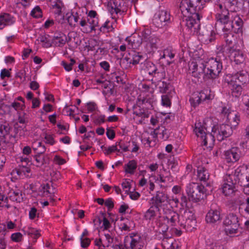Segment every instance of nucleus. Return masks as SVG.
Returning a JSON list of instances; mask_svg holds the SVG:
<instances>
[{"mask_svg":"<svg viewBox=\"0 0 249 249\" xmlns=\"http://www.w3.org/2000/svg\"><path fill=\"white\" fill-rule=\"evenodd\" d=\"M200 0H181L179 8L183 15L181 25H184L194 35H200V18L202 17L196 12L195 3L199 2Z\"/></svg>","mask_w":249,"mask_h":249,"instance_id":"obj_1","label":"nucleus"},{"mask_svg":"<svg viewBox=\"0 0 249 249\" xmlns=\"http://www.w3.org/2000/svg\"><path fill=\"white\" fill-rule=\"evenodd\" d=\"M217 21L223 25V35L227 44L230 45L232 43L229 37H233V33H242L243 32V21L239 16L235 13H230L228 10L223 11L221 14L216 15Z\"/></svg>","mask_w":249,"mask_h":249,"instance_id":"obj_2","label":"nucleus"},{"mask_svg":"<svg viewBox=\"0 0 249 249\" xmlns=\"http://www.w3.org/2000/svg\"><path fill=\"white\" fill-rule=\"evenodd\" d=\"M22 129V126H19L18 124L14 125L13 129L9 123L3 121H0V137H2L3 142L6 143H15L17 141L16 138L19 132V135H20Z\"/></svg>","mask_w":249,"mask_h":249,"instance_id":"obj_3","label":"nucleus"},{"mask_svg":"<svg viewBox=\"0 0 249 249\" xmlns=\"http://www.w3.org/2000/svg\"><path fill=\"white\" fill-rule=\"evenodd\" d=\"M234 128L228 124L214 125L212 128V134L206 136L204 138V144L207 143V139L209 137L212 141L216 138L218 141H222L225 138L230 137L233 133Z\"/></svg>","mask_w":249,"mask_h":249,"instance_id":"obj_4","label":"nucleus"},{"mask_svg":"<svg viewBox=\"0 0 249 249\" xmlns=\"http://www.w3.org/2000/svg\"><path fill=\"white\" fill-rule=\"evenodd\" d=\"M232 179L240 186H247L249 184V167L244 165L238 167L233 175L228 176L227 180L231 182Z\"/></svg>","mask_w":249,"mask_h":249,"instance_id":"obj_5","label":"nucleus"},{"mask_svg":"<svg viewBox=\"0 0 249 249\" xmlns=\"http://www.w3.org/2000/svg\"><path fill=\"white\" fill-rule=\"evenodd\" d=\"M206 189L204 185L197 183H190L186 188V192L190 201L197 202L206 196Z\"/></svg>","mask_w":249,"mask_h":249,"instance_id":"obj_6","label":"nucleus"},{"mask_svg":"<svg viewBox=\"0 0 249 249\" xmlns=\"http://www.w3.org/2000/svg\"><path fill=\"white\" fill-rule=\"evenodd\" d=\"M222 69V65L213 58H211L206 62L205 77L206 79L217 78Z\"/></svg>","mask_w":249,"mask_h":249,"instance_id":"obj_7","label":"nucleus"},{"mask_svg":"<svg viewBox=\"0 0 249 249\" xmlns=\"http://www.w3.org/2000/svg\"><path fill=\"white\" fill-rule=\"evenodd\" d=\"M153 24L158 28H161L170 22V14L165 10H159L154 15Z\"/></svg>","mask_w":249,"mask_h":249,"instance_id":"obj_8","label":"nucleus"},{"mask_svg":"<svg viewBox=\"0 0 249 249\" xmlns=\"http://www.w3.org/2000/svg\"><path fill=\"white\" fill-rule=\"evenodd\" d=\"M206 68V62L202 60L193 61L189 65V69L193 71L192 73L195 77L200 78L202 76L205 79H206V77H205Z\"/></svg>","mask_w":249,"mask_h":249,"instance_id":"obj_9","label":"nucleus"},{"mask_svg":"<svg viewBox=\"0 0 249 249\" xmlns=\"http://www.w3.org/2000/svg\"><path fill=\"white\" fill-rule=\"evenodd\" d=\"M21 164L19 169H15L13 171L14 173L16 172L18 176H24L25 177H30L29 174L31 171V160L27 157L24 156L20 158Z\"/></svg>","mask_w":249,"mask_h":249,"instance_id":"obj_10","label":"nucleus"},{"mask_svg":"<svg viewBox=\"0 0 249 249\" xmlns=\"http://www.w3.org/2000/svg\"><path fill=\"white\" fill-rule=\"evenodd\" d=\"M223 224L226 226L230 227L228 229L230 233H237L239 224H238V217L236 214L233 213H229L224 219Z\"/></svg>","mask_w":249,"mask_h":249,"instance_id":"obj_11","label":"nucleus"},{"mask_svg":"<svg viewBox=\"0 0 249 249\" xmlns=\"http://www.w3.org/2000/svg\"><path fill=\"white\" fill-rule=\"evenodd\" d=\"M222 114L226 115L227 120L231 126L234 129L238 125L240 120L239 114L234 111H229L226 107H223L221 111Z\"/></svg>","mask_w":249,"mask_h":249,"instance_id":"obj_12","label":"nucleus"},{"mask_svg":"<svg viewBox=\"0 0 249 249\" xmlns=\"http://www.w3.org/2000/svg\"><path fill=\"white\" fill-rule=\"evenodd\" d=\"M225 158L228 162H234L238 161L241 157L240 149L237 147H232L225 152Z\"/></svg>","mask_w":249,"mask_h":249,"instance_id":"obj_13","label":"nucleus"},{"mask_svg":"<svg viewBox=\"0 0 249 249\" xmlns=\"http://www.w3.org/2000/svg\"><path fill=\"white\" fill-rule=\"evenodd\" d=\"M164 220L167 221V224L171 226H176L177 224L180 225V216L176 212L170 210L168 212L165 213V215L163 216Z\"/></svg>","mask_w":249,"mask_h":249,"instance_id":"obj_14","label":"nucleus"},{"mask_svg":"<svg viewBox=\"0 0 249 249\" xmlns=\"http://www.w3.org/2000/svg\"><path fill=\"white\" fill-rule=\"evenodd\" d=\"M142 37L141 40H136L134 38H131L128 40L129 43H132L131 47L133 49H136L139 47L142 44V42H147V41L150 39L152 35H151V32L148 29H144L142 32Z\"/></svg>","mask_w":249,"mask_h":249,"instance_id":"obj_15","label":"nucleus"},{"mask_svg":"<svg viewBox=\"0 0 249 249\" xmlns=\"http://www.w3.org/2000/svg\"><path fill=\"white\" fill-rule=\"evenodd\" d=\"M249 76L248 72L244 71L237 72L231 77L230 82H233L237 84L243 85L249 81Z\"/></svg>","mask_w":249,"mask_h":249,"instance_id":"obj_16","label":"nucleus"},{"mask_svg":"<svg viewBox=\"0 0 249 249\" xmlns=\"http://www.w3.org/2000/svg\"><path fill=\"white\" fill-rule=\"evenodd\" d=\"M221 218L220 212L218 209H211L206 216V221L209 223H216L220 222Z\"/></svg>","mask_w":249,"mask_h":249,"instance_id":"obj_17","label":"nucleus"},{"mask_svg":"<svg viewBox=\"0 0 249 249\" xmlns=\"http://www.w3.org/2000/svg\"><path fill=\"white\" fill-rule=\"evenodd\" d=\"M226 7L230 13H235L240 11L244 4V0H227Z\"/></svg>","mask_w":249,"mask_h":249,"instance_id":"obj_18","label":"nucleus"},{"mask_svg":"<svg viewBox=\"0 0 249 249\" xmlns=\"http://www.w3.org/2000/svg\"><path fill=\"white\" fill-rule=\"evenodd\" d=\"M38 144H39V149L32 147L35 153L36 154L34 156L36 162L33 163V164L36 165V167H39L43 164L44 159L42 154L45 151V147L41 145V142H38Z\"/></svg>","mask_w":249,"mask_h":249,"instance_id":"obj_19","label":"nucleus"},{"mask_svg":"<svg viewBox=\"0 0 249 249\" xmlns=\"http://www.w3.org/2000/svg\"><path fill=\"white\" fill-rule=\"evenodd\" d=\"M167 199L168 197L166 194L162 192L158 191L155 197H153L151 199V201L156 209L159 211V208L161 207V204L167 201Z\"/></svg>","mask_w":249,"mask_h":249,"instance_id":"obj_20","label":"nucleus"},{"mask_svg":"<svg viewBox=\"0 0 249 249\" xmlns=\"http://www.w3.org/2000/svg\"><path fill=\"white\" fill-rule=\"evenodd\" d=\"M194 131L197 137H200L201 138V139L202 140L203 144L205 146L208 145V142H209L210 143L211 142L212 143H213L214 141V139L213 140V141H212L211 139L209 137H208L207 139V143L206 144H204V140L205 137L206 136L209 135V134H211L212 133L209 134H206L205 132L204 131L203 127L202 126L201 123L200 122L196 123L195 127L194 129Z\"/></svg>","mask_w":249,"mask_h":249,"instance_id":"obj_21","label":"nucleus"},{"mask_svg":"<svg viewBox=\"0 0 249 249\" xmlns=\"http://www.w3.org/2000/svg\"><path fill=\"white\" fill-rule=\"evenodd\" d=\"M144 70L148 72V73L153 76L158 80L160 78V72L157 69V66L150 61H146L144 64Z\"/></svg>","mask_w":249,"mask_h":249,"instance_id":"obj_22","label":"nucleus"},{"mask_svg":"<svg viewBox=\"0 0 249 249\" xmlns=\"http://www.w3.org/2000/svg\"><path fill=\"white\" fill-rule=\"evenodd\" d=\"M227 178H228V176L226 177L227 182L225 183L223 185L222 188V192L226 196H232L235 192L234 185L236 183H235L233 179L231 182H229L227 180Z\"/></svg>","mask_w":249,"mask_h":249,"instance_id":"obj_23","label":"nucleus"},{"mask_svg":"<svg viewBox=\"0 0 249 249\" xmlns=\"http://www.w3.org/2000/svg\"><path fill=\"white\" fill-rule=\"evenodd\" d=\"M66 41V35L61 32L55 33L52 39V43L58 47H62L65 44Z\"/></svg>","mask_w":249,"mask_h":249,"instance_id":"obj_24","label":"nucleus"},{"mask_svg":"<svg viewBox=\"0 0 249 249\" xmlns=\"http://www.w3.org/2000/svg\"><path fill=\"white\" fill-rule=\"evenodd\" d=\"M14 22L13 17L9 14L3 13L0 15V29L5 26L10 25Z\"/></svg>","mask_w":249,"mask_h":249,"instance_id":"obj_25","label":"nucleus"},{"mask_svg":"<svg viewBox=\"0 0 249 249\" xmlns=\"http://www.w3.org/2000/svg\"><path fill=\"white\" fill-rule=\"evenodd\" d=\"M196 221L195 217L191 215V217L187 216L184 223L181 222L180 225L188 231H191L192 229H194L196 226Z\"/></svg>","mask_w":249,"mask_h":249,"instance_id":"obj_26","label":"nucleus"},{"mask_svg":"<svg viewBox=\"0 0 249 249\" xmlns=\"http://www.w3.org/2000/svg\"><path fill=\"white\" fill-rule=\"evenodd\" d=\"M124 2L122 0H114L110 2L111 8V12H115L116 14L124 12L125 8H124Z\"/></svg>","mask_w":249,"mask_h":249,"instance_id":"obj_27","label":"nucleus"},{"mask_svg":"<svg viewBox=\"0 0 249 249\" xmlns=\"http://www.w3.org/2000/svg\"><path fill=\"white\" fill-rule=\"evenodd\" d=\"M131 241L130 243V248L131 249H142L143 247V243L141 242V238L139 235H135V237L132 236H130Z\"/></svg>","mask_w":249,"mask_h":249,"instance_id":"obj_28","label":"nucleus"},{"mask_svg":"<svg viewBox=\"0 0 249 249\" xmlns=\"http://www.w3.org/2000/svg\"><path fill=\"white\" fill-rule=\"evenodd\" d=\"M231 55L232 57L231 60L237 65L242 64L245 60L243 53L239 50L232 51Z\"/></svg>","mask_w":249,"mask_h":249,"instance_id":"obj_29","label":"nucleus"},{"mask_svg":"<svg viewBox=\"0 0 249 249\" xmlns=\"http://www.w3.org/2000/svg\"><path fill=\"white\" fill-rule=\"evenodd\" d=\"M229 86L231 90L232 96L235 97H239L242 92V85L237 84L233 82H230Z\"/></svg>","mask_w":249,"mask_h":249,"instance_id":"obj_30","label":"nucleus"},{"mask_svg":"<svg viewBox=\"0 0 249 249\" xmlns=\"http://www.w3.org/2000/svg\"><path fill=\"white\" fill-rule=\"evenodd\" d=\"M9 199L13 201H17L20 202L22 199L21 192L18 190H12L8 193Z\"/></svg>","mask_w":249,"mask_h":249,"instance_id":"obj_31","label":"nucleus"},{"mask_svg":"<svg viewBox=\"0 0 249 249\" xmlns=\"http://www.w3.org/2000/svg\"><path fill=\"white\" fill-rule=\"evenodd\" d=\"M197 176L200 180L205 182L207 179H209V174L205 168L200 167L197 168Z\"/></svg>","mask_w":249,"mask_h":249,"instance_id":"obj_32","label":"nucleus"},{"mask_svg":"<svg viewBox=\"0 0 249 249\" xmlns=\"http://www.w3.org/2000/svg\"><path fill=\"white\" fill-rule=\"evenodd\" d=\"M196 95L198 98L196 99L197 101H204L207 100H211V95L210 94L208 90H203L200 91L199 93L195 94V96Z\"/></svg>","mask_w":249,"mask_h":249,"instance_id":"obj_33","label":"nucleus"},{"mask_svg":"<svg viewBox=\"0 0 249 249\" xmlns=\"http://www.w3.org/2000/svg\"><path fill=\"white\" fill-rule=\"evenodd\" d=\"M160 92L162 93H169V90H171V85L164 81H159L158 84Z\"/></svg>","mask_w":249,"mask_h":249,"instance_id":"obj_34","label":"nucleus"},{"mask_svg":"<svg viewBox=\"0 0 249 249\" xmlns=\"http://www.w3.org/2000/svg\"><path fill=\"white\" fill-rule=\"evenodd\" d=\"M159 41L158 38L155 35H152L150 39L147 41L146 45L149 46L151 48V50L149 51H151L153 50V49H157V44Z\"/></svg>","mask_w":249,"mask_h":249,"instance_id":"obj_35","label":"nucleus"},{"mask_svg":"<svg viewBox=\"0 0 249 249\" xmlns=\"http://www.w3.org/2000/svg\"><path fill=\"white\" fill-rule=\"evenodd\" d=\"M127 168L125 169V172L129 174H133L134 170L137 168V162L134 160H130L125 165Z\"/></svg>","mask_w":249,"mask_h":249,"instance_id":"obj_36","label":"nucleus"},{"mask_svg":"<svg viewBox=\"0 0 249 249\" xmlns=\"http://www.w3.org/2000/svg\"><path fill=\"white\" fill-rule=\"evenodd\" d=\"M132 60L130 62L133 65H136L140 62V60L142 58V56L139 53L133 52L132 54Z\"/></svg>","mask_w":249,"mask_h":249,"instance_id":"obj_37","label":"nucleus"},{"mask_svg":"<svg viewBox=\"0 0 249 249\" xmlns=\"http://www.w3.org/2000/svg\"><path fill=\"white\" fill-rule=\"evenodd\" d=\"M155 207L153 204L152 206L146 211L145 213L144 217L147 220H150L152 217H154L156 215Z\"/></svg>","mask_w":249,"mask_h":249,"instance_id":"obj_38","label":"nucleus"},{"mask_svg":"<svg viewBox=\"0 0 249 249\" xmlns=\"http://www.w3.org/2000/svg\"><path fill=\"white\" fill-rule=\"evenodd\" d=\"M32 17L35 18L42 17V9L39 6H36L32 9Z\"/></svg>","mask_w":249,"mask_h":249,"instance_id":"obj_39","label":"nucleus"},{"mask_svg":"<svg viewBox=\"0 0 249 249\" xmlns=\"http://www.w3.org/2000/svg\"><path fill=\"white\" fill-rule=\"evenodd\" d=\"M170 97L171 96H170L168 93L167 94L163 95L161 96V103L163 106H165L166 107L170 106L171 104Z\"/></svg>","mask_w":249,"mask_h":249,"instance_id":"obj_40","label":"nucleus"},{"mask_svg":"<svg viewBox=\"0 0 249 249\" xmlns=\"http://www.w3.org/2000/svg\"><path fill=\"white\" fill-rule=\"evenodd\" d=\"M79 19V16H73L70 15L68 17L67 20L68 21L71 26H75V23H77L78 21V19Z\"/></svg>","mask_w":249,"mask_h":249,"instance_id":"obj_41","label":"nucleus"},{"mask_svg":"<svg viewBox=\"0 0 249 249\" xmlns=\"http://www.w3.org/2000/svg\"><path fill=\"white\" fill-rule=\"evenodd\" d=\"M89 28L90 31L95 30V27L98 26V22L97 19L91 18H88L87 19Z\"/></svg>","mask_w":249,"mask_h":249,"instance_id":"obj_42","label":"nucleus"},{"mask_svg":"<svg viewBox=\"0 0 249 249\" xmlns=\"http://www.w3.org/2000/svg\"><path fill=\"white\" fill-rule=\"evenodd\" d=\"M28 71V68H26L25 67L24 68V69L18 72L17 73L16 77H18L21 80L24 81L25 80L26 77L27 76V74L26 73V71Z\"/></svg>","mask_w":249,"mask_h":249,"instance_id":"obj_43","label":"nucleus"},{"mask_svg":"<svg viewBox=\"0 0 249 249\" xmlns=\"http://www.w3.org/2000/svg\"><path fill=\"white\" fill-rule=\"evenodd\" d=\"M25 107V104H21L18 102L15 101L13 103H12L10 106H9V108H10V107H12L14 108L16 110H17L18 109H22L23 107Z\"/></svg>","mask_w":249,"mask_h":249,"instance_id":"obj_44","label":"nucleus"},{"mask_svg":"<svg viewBox=\"0 0 249 249\" xmlns=\"http://www.w3.org/2000/svg\"><path fill=\"white\" fill-rule=\"evenodd\" d=\"M226 58L223 52L219 51L217 53L216 57L214 58V60H216L218 62H220L221 64L222 60H224Z\"/></svg>","mask_w":249,"mask_h":249,"instance_id":"obj_45","label":"nucleus"},{"mask_svg":"<svg viewBox=\"0 0 249 249\" xmlns=\"http://www.w3.org/2000/svg\"><path fill=\"white\" fill-rule=\"evenodd\" d=\"M22 235L20 232H16L11 234V239L12 241L18 242L21 240Z\"/></svg>","mask_w":249,"mask_h":249,"instance_id":"obj_46","label":"nucleus"},{"mask_svg":"<svg viewBox=\"0 0 249 249\" xmlns=\"http://www.w3.org/2000/svg\"><path fill=\"white\" fill-rule=\"evenodd\" d=\"M102 216L103 218V226L105 230H107L110 227V224L109 221L107 220V219L106 217V214L101 212Z\"/></svg>","mask_w":249,"mask_h":249,"instance_id":"obj_47","label":"nucleus"},{"mask_svg":"<svg viewBox=\"0 0 249 249\" xmlns=\"http://www.w3.org/2000/svg\"><path fill=\"white\" fill-rule=\"evenodd\" d=\"M106 134L107 138L110 140H113L115 137V131L110 128H107Z\"/></svg>","mask_w":249,"mask_h":249,"instance_id":"obj_48","label":"nucleus"},{"mask_svg":"<svg viewBox=\"0 0 249 249\" xmlns=\"http://www.w3.org/2000/svg\"><path fill=\"white\" fill-rule=\"evenodd\" d=\"M105 205L108 208V211H111L114 207V203L111 198L107 199L105 202Z\"/></svg>","mask_w":249,"mask_h":249,"instance_id":"obj_49","label":"nucleus"},{"mask_svg":"<svg viewBox=\"0 0 249 249\" xmlns=\"http://www.w3.org/2000/svg\"><path fill=\"white\" fill-rule=\"evenodd\" d=\"M81 241V246L83 248H87L90 244V240L88 238H85L80 239Z\"/></svg>","mask_w":249,"mask_h":249,"instance_id":"obj_50","label":"nucleus"},{"mask_svg":"<svg viewBox=\"0 0 249 249\" xmlns=\"http://www.w3.org/2000/svg\"><path fill=\"white\" fill-rule=\"evenodd\" d=\"M122 186L123 189L125 191V193L126 194H128L131 187L129 182L125 180L124 181L122 182Z\"/></svg>","mask_w":249,"mask_h":249,"instance_id":"obj_51","label":"nucleus"},{"mask_svg":"<svg viewBox=\"0 0 249 249\" xmlns=\"http://www.w3.org/2000/svg\"><path fill=\"white\" fill-rule=\"evenodd\" d=\"M115 145H116V147L119 146L120 149H122L123 150V151H124V152H126V151H129L128 146L125 145L124 144V142L122 140H121L119 142H117Z\"/></svg>","mask_w":249,"mask_h":249,"instance_id":"obj_52","label":"nucleus"},{"mask_svg":"<svg viewBox=\"0 0 249 249\" xmlns=\"http://www.w3.org/2000/svg\"><path fill=\"white\" fill-rule=\"evenodd\" d=\"M45 139L46 140V143H49L52 145L55 143V141L54 140V138L53 135L46 134Z\"/></svg>","mask_w":249,"mask_h":249,"instance_id":"obj_53","label":"nucleus"},{"mask_svg":"<svg viewBox=\"0 0 249 249\" xmlns=\"http://www.w3.org/2000/svg\"><path fill=\"white\" fill-rule=\"evenodd\" d=\"M206 249H224L223 246L217 243H212L208 245Z\"/></svg>","mask_w":249,"mask_h":249,"instance_id":"obj_54","label":"nucleus"},{"mask_svg":"<svg viewBox=\"0 0 249 249\" xmlns=\"http://www.w3.org/2000/svg\"><path fill=\"white\" fill-rule=\"evenodd\" d=\"M197 98H198V96H197L196 95L195 96L194 95V97H192L190 99V103L192 106H193L194 107H196L201 102V101L196 100Z\"/></svg>","mask_w":249,"mask_h":249,"instance_id":"obj_55","label":"nucleus"},{"mask_svg":"<svg viewBox=\"0 0 249 249\" xmlns=\"http://www.w3.org/2000/svg\"><path fill=\"white\" fill-rule=\"evenodd\" d=\"M161 129L162 139L164 140H167L169 137V131L163 126L161 127Z\"/></svg>","mask_w":249,"mask_h":249,"instance_id":"obj_56","label":"nucleus"},{"mask_svg":"<svg viewBox=\"0 0 249 249\" xmlns=\"http://www.w3.org/2000/svg\"><path fill=\"white\" fill-rule=\"evenodd\" d=\"M5 77H10L11 74L8 70L4 69L1 71L0 77L2 79H4Z\"/></svg>","mask_w":249,"mask_h":249,"instance_id":"obj_57","label":"nucleus"},{"mask_svg":"<svg viewBox=\"0 0 249 249\" xmlns=\"http://www.w3.org/2000/svg\"><path fill=\"white\" fill-rule=\"evenodd\" d=\"M31 53V49H24L22 52V57L23 60H25L29 56Z\"/></svg>","mask_w":249,"mask_h":249,"instance_id":"obj_58","label":"nucleus"},{"mask_svg":"<svg viewBox=\"0 0 249 249\" xmlns=\"http://www.w3.org/2000/svg\"><path fill=\"white\" fill-rule=\"evenodd\" d=\"M31 153V148L29 146H26L22 149V154L24 157L28 156Z\"/></svg>","mask_w":249,"mask_h":249,"instance_id":"obj_59","label":"nucleus"},{"mask_svg":"<svg viewBox=\"0 0 249 249\" xmlns=\"http://www.w3.org/2000/svg\"><path fill=\"white\" fill-rule=\"evenodd\" d=\"M116 150H117L116 145H112L107 148H106V151L104 153L105 155H109L111 153L115 152Z\"/></svg>","mask_w":249,"mask_h":249,"instance_id":"obj_60","label":"nucleus"},{"mask_svg":"<svg viewBox=\"0 0 249 249\" xmlns=\"http://www.w3.org/2000/svg\"><path fill=\"white\" fill-rule=\"evenodd\" d=\"M174 56L175 54L171 53L170 51L168 50L164 51L162 57L166 58V57H169L170 59H171L174 58Z\"/></svg>","mask_w":249,"mask_h":249,"instance_id":"obj_61","label":"nucleus"},{"mask_svg":"<svg viewBox=\"0 0 249 249\" xmlns=\"http://www.w3.org/2000/svg\"><path fill=\"white\" fill-rule=\"evenodd\" d=\"M87 106L88 110L91 112L94 111L96 108V104L94 102L87 103Z\"/></svg>","mask_w":249,"mask_h":249,"instance_id":"obj_62","label":"nucleus"},{"mask_svg":"<svg viewBox=\"0 0 249 249\" xmlns=\"http://www.w3.org/2000/svg\"><path fill=\"white\" fill-rule=\"evenodd\" d=\"M215 33L213 31H211L210 33V36H208V38H206L205 41L207 43L212 42L215 39Z\"/></svg>","mask_w":249,"mask_h":249,"instance_id":"obj_63","label":"nucleus"},{"mask_svg":"<svg viewBox=\"0 0 249 249\" xmlns=\"http://www.w3.org/2000/svg\"><path fill=\"white\" fill-rule=\"evenodd\" d=\"M32 235H34V238L36 240L37 238H38L40 235V230H37L35 228H32Z\"/></svg>","mask_w":249,"mask_h":249,"instance_id":"obj_64","label":"nucleus"}]
</instances>
